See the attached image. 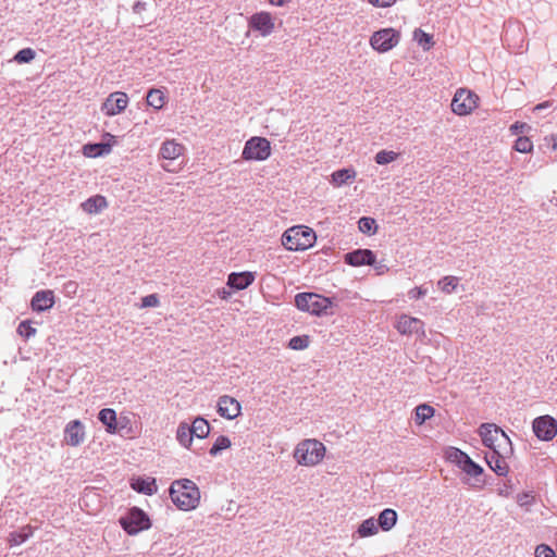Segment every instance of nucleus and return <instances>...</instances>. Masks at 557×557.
<instances>
[{"label":"nucleus","instance_id":"obj_9","mask_svg":"<svg viewBox=\"0 0 557 557\" xmlns=\"http://www.w3.org/2000/svg\"><path fill=\"white\" fill-rule=\"evenodd\" d=\"M120 524L129 535H136L140 531L148 530L151 527L147 513L137 507H133L124 517H121Z\"/></svg>","mask_w":557,"mask_h":557},{"label":"nucleus","instance_id":"obj_15","mask_svg":"<svg viewBox=\"0 0 557 557\" xmlns=\"http://www.w3.org/2000/svg\"><path fill=\"white\" fill-rule=\"evenodd\" d=\"M85 440V426L79 420L70 421L64 429V443L76 447Z\"/></svg>","mask_w":557,"mask_h":557},{"label":"nucleus","instance_id":"obj_22","mask_svg":"<svg viewBox=\"0 0 557 557\" xmlns=\"http://www.w3.org/2000/svg\"><path fill=\"white\" fill-rule=\"evenodd\" d=\"M108 207L106 197L96 195L82 203L83 210L88 214H95Z\"/></svg>","mask_w":557,"mask_h":557},{"label":"nucleus","instance_id":"obj_12","mask_svg":"<svg viewBox=\"0 0 557 557\" xmlns=\"http://www.w3.org/2000/svg\"><path fill=\"white\" fill-rule=\"evenodd\" d=\"M533 431L542 441H550L557 435V421L550 416H542L533 421Z\"/></svg>","mask_w":557,"mask_h":557},{"label":"nucleus","instance_id":"obj_43","mask_svg":"<svg viewBox=\"0 0 557 557\" xmlns=\"http://www.w3.org/2000/svg\"><path fill=\"white\" fill-rule=\"evenodd\" d=\"M160 304L159 297L157 294H150L141 299V308H153L158 307Z\"/></svg>","mask_w":557,"mask_h":557},{"label":"nucleus","instance_id":"obj_42","mask_svg":"<svg viewBox=\"0 0 557 557\" xmlns=\"http://www.w3.org/2000/svg\"><path fill=\"white\" fill-rule=\"evenodd\" d=\"M35 57V52L30 49V48H26V49H22L21 51H18L15 57H14V60L17 62V63H27L29 61H32Z\"/></svg>","mask_w":557,"mask_h":557},{"label":"nucleus","instance_id":"obj_24","mask_svg":"<svg viewBox=\"0 0 557 557\" xmlns=\"http://www.w3.org/2000/svg\"><path fill=\"white\" fill-rule=\"evenodd\" d=\"M356 177V171L354 169H342L332 173L331 184L335 187H341L348 181H352Z\"/></svg>","mask_w":557,"mask_h":557},{"label":"nucleus","instance_id":"obj_27","mask_svg":"<svg viewBox=\"0 0 557 557\" xmlns=\"http://www.w3.org/2000/svg\"><path fill=\"white\" fill-rule=\"evenodd\" d=\"M190 430L194 433V435L198 438H206L210 433V424L209 422L201 417L196 418L191 425Z\"/></svg>","mask_w":557,"mask_h":557},{"label":"nucleus","instance_id":"obj_30","mask_svg":"<svg viewBox=\"0 0 557 557\" xmlns=\"http://www.w3.org/2000/svg\"><path fill=\"white\" fill-rule=\"evenodd\" d=\"M147 103L148 106L160 110L165 104V96L162 90L152 88L147 94Z\"/></svg>","mask_w":557,"mask_h":557},{"label":"nucleus","instance_id":"obj_21","mask_svg":"<svg viewBox=\"0 0 557 557\" xmlns=\"http://www.w3.org/2000/svg\"><path fill=\"white\" fill-rule=\"evenodd\" d=\"M131 487L138 492L146 495H152L157 492V485L156 480L153 478H132L131 479Z\"/></svg>","mask_w":557,"mask_h":557},{"label":"nucleus","instance_id":"obj_41","mask_svg":"<svg viewBox=\"0 0 557 557\" xmlns=\"http://www.w3.org/2000/svg\"><path fill=\"white\" fill-rule=\"evenodd\" d=\"M515 149L518 152L528 153L533 149V144L528 137H519L515 143Z\"/></svg>","mask_w":557,"mask_h":557},{"label":"nucleus","instance_id":"obj_6","mask_svg":"<svg viewBox=\"0 0 557 557\" xmlns=\"http://www.w3.org/2000/svg\"><path fill=\"white\" fill-rule=\"evenodd\" d=\"M480 106V97L471 89L460 87L456 90L450 109L459 116H467L473 113Z\"/></svg>","mask_w":557,"mask_h":557},{"label":"nucleus","instance_id":"obj_54","mask_svg":"<svg viewBox=\"0 0 557 557\" xmlns=\"http://www.w3.org/2000/svg\"><path fill=\"white\" fill-rule=\"evenodd\" d=\"M163 169H164L165 171H168V172H172V170H171V169H169L166 165H163Z\"/></svg>","mask_w":557,"mask_h":557},{"label":"nucleus","instance_id":"obj_39","mask_svg":"<svg viewBox=\"0 0 557 557\" xmlns=\"http://www.w3.org/2000/svg\"><path fill=\"white\" fill-rule=\"evenodd\" d=\"M310 344V336L309 335H301V336H294L289 341V348L294 350H304L306 349Z\"/></svg>","mask_w":557,"mask_h":557},{"label":"nucleus","instance_id":"obj_7","mask_svg":"<svg viewBox=\"0 0 557 557\" xmlns=\"http://www.w3.org/2000/svg\"><path fill=\"white\" fill-rule=\"evenodd\" d=\"M400 38L401 34L398 29L386 27L374 32L370 36L369 44L374 51L385 53L397 47Z\"/></svg>","mask_w":557,"mask_h":557},{"label":"nucleus","instance_id":"obj_38","mask_svg":"<svg viewBox=\"0 0 557 557\" xmlns=\"http://www.w3.org/2000/svg\"><path fill=\"white\" fill-rule=\"evenodd\" d=\"M460 469L470 476H478L483 472L482 467L475 463L470 457L467 458Z\"/></svg>","mask_w":557,"mask_h":557},{"label":"nucleus","instance_id":"obj_4","mask_svg":"<svg viewBox=\"0 0 557 557\" xmlns=\"http://www.w3.org/2000/svg\"><path fill=\"white\" fill-rule=\"evenodd\" d=\"M483 444L491 449L500 450L502 454H511L512 447L508 435L494 423H483L479 428Z\"/></svg>","mask_w":557,"mask_h":557},{"label":"nucleus","instance_id":"obj_49","mask_svg":"<svg viewBox=\"0 0 557 557\" xmlns=\"http://www.w3.org/2000/svg\"><path fill=\"white\" fill-rule=\"evenodd\" d=\"M289 0H269V3L274 7H283Z\"/></svg>","mask_w":557,"mask_h":557},{"label":"nucleus","instance_id":"obj_31","mask_svg":"<svg viewBox=\"0 0 557 557\" xmlns=\"http://www.w3.org/2000/svg\"><path fill=\"white\" fill-rule=\"evenodd\" d=\"M379 524L375 523L374 518H369L362 521V523L359 525L357 533L360 537H368L372 536L377 533Z\"/></svg>","mask_w":557,"mask_h":557},{"label":"nucleus","instance_id":"obj_44","mask_svg":"<svg viewBox=\"0 0 557 557\" xmlns=\"http://www.w3.org/2000/svg\"><path fill=\"white\" fill-rule=\"evenodd\" d=\"M398 0H367V2L375 9H389Z\"/></svg>","mask_w":557,"mask_h":557},{"label":"nucleus","instance_id":"obj_51","mask_svg":"<svg viewBox=\"0 0 557 557\" xmlns=\"http://www.w3.org/2000/svg\"><path fill=\"white\" fill-rule=\"evenodd\" d=\"M547 107H549V102H548V101H545V102H543V103L537 104V106L534 108V110H541V109H544V108H547Z\"/></svg>","mask_w":557,"mask_h":557},{"label":"nucleus","instance_id":"obj_25","mask_svg":"<svg viewBox=\"0 0 557 557\" xmlns=\"http://www.w3.org/2000/svg\"><path fill=\"white\" fill-rule=\"evenodd\" d=\"M397 522V513L394 509H384L377 519V524L383 531H389Z\"/></svg>","mask_w":557,"mask_h":557},{"label":"nucleus","instance_id":"obj_19","mask_svg":"<svg viewBox=\"0 0 557 557\" xmlns=\"http://www.w3.org/2000/svg\"><path fill=\"white\" fill-rule=\"evenodd\" d=\"M186 148L175 139H168L162 143L159 156L163 160L173 161L184 154Z\"/></svg>","mask_w":557,"mask_h":557},{"label":"nucleus","instance_id":"obj_45","mask_svg":"<svg viewBox=\"0 0 557 557\" xmlns=\"http://www.w3.org/2000/svg\"><path fill=\"white\" fill-rule=\"evenodd\" d=\"M535 557H556V553L549 546L541 544L535 549Z\"/></svg>","mask_w":557,"mask_h":557},{"label":"nucleus","instance_id":"obj_48","mask_svg":"<svg viewBox=\"0 0 557 557\" xmlns=\"http://www.w3.org/2000/svg\"><path fill=\"white\" fill-rule=\"evenodd\" d=\"M548 143L550 144L552 146V149L553 150H557V136L556 135H550L548 138H547Z\"/></svg>","mask_w":557,"mask_h":557},{"label":"nucleus","instance_id":"obj_50","mask_svg":"<svg viewBox=\"0 0 557 557\" xmlns=\"http://www.w3.org/2000/svg\"><path fill=\"white\" fill-rule=\"evenodd\" d=\"M230 292L225 290V289H222V290H219V296L222 298V299H227L230 297Z\"/></svg>","mask_w":557,"mask_h":557},{"label":"nucleus","instance_id":"obj_8","mask_svg":"<svg viewBox=\"0 0 557 557\" xmlns=\"http://www.w3.org/2000/svg\"><path fill=\"white\" fill-rule=\"evenodd\" d=\"M272 152L271 143L265 137L253 136L244 146L242 159L245 161H265Z\"/></svg>","mask_w":557,"mask_h":557},{"label":"nucleus","instance_id":"obj_29","mask_svg":"<svg viewBox=\"0 0 557 557\" xmlns=\"http://www.w3.org/2000/svg\"><path fill=\"white\" fill-rule=\"evenodd\" d=\"M54 305V294L52 290L37 292V312L50 309Z\"/></svg>","mask_w":557,"mask_h":557},{"label":"nucleus","instance_id":"obj_32","mask_svg":"<svg viewBox=\"0 0 557 557\" xmlns=\"http://www.w3.org/2000/svg\"><path fill=\"white\" fill-rule=\"evenodd\" d=\"M446 459L458 466L459 468L466 462L469 457L465 451L456 447H449L445 453Z\"/></svg>","mask_w":557,"mask_h":557},{"label":"nucleus","instance_id":"obj_14","mask_svg":"<svg viewBox=\"0 0 557 557\" xmlns=\"http://www.w3.org/2000/svg\"><path fill=\"white\" fill-rule=\"evenodd\" d=\"M218 413L227 420H234L240 416L242 405L236 398L223 395L218 400Z\"/></svg>","mask_w":557,"mask_h":557},{"label":"nucleus","instance_id":"obj_33","mask_svg":"<svg viewBox=\"0 0 557 557\" xmlns=\"http://www.w3.org/2000/svg\"><path fill=\"white\" fill-rule=\"evenodd\" d=\"M358 228L363 234H375L377 231L376 222L373 218L363 216L358 221Z\"/></svg>","mask_w":557,"mask_h":557},{"label":"nucleus","instance_id":"obj_36","mask_svg":"<svg viewBox=\"0 0 557 557\" xmlns=\"http://www.w3.org/2000/svg\"><path fill=\"white\" fill-rule=\"evenodd\" d=\"M231 447V441L227 436L225 435H220L216 437L214 444L212 445V447L210 448V455L211 456H215L218 455L221 450L223 449H227Z\"/></svg>","mask_w":557,"mask_h":557},{"label":"nucleus","instance_id":"obj_47","mask_svg":"<svg viewBox=\"0 0 557 557\" xmlns=\"http://www.w3.org/2000/svg\"><path fill=\"white\" fill-rule=\"evenodd\" d=\"M426 294V290L421 287H413L409 290V296L414 299H419Z\"/></svg>","mask_w":557,"mask_h":557},{"label":"nucleus","instance_id":"obj_37","mask_svg":"<svg viewBox=\"0 0 557 557\" xmlns=\"http://www.w3.org/2000/svg\"><path fill=\"white\" fill-rule=\"evenodd\" d=\"M414 39L418 41L420 46L423 47L424 50H430L431 47L434 45L433 37L421 29H417L414 32Z\"/></svg>","mask_w":557,"mask_h":557},{"label":"nucleus","instance_id":"obj_16","mask_svg":"<svg viewBox=\"0 0 557 557\" xmlns=\"http://www.w3.org/2000/svg\"><path fill=\"white\" fill-rule=\"evenodd\" d=\"M110 139L109 143L86 144L83 146V154L87 158H97L109 154L112 151V146L116 143L115 136L106 134Z\"/></svg>","mask_w":557,"mask_h":557},{"label":"nucleus","instance_id":"obj_1","mask_svg":"<svg viewBox=\"0 0 557 557\" xmlns=\"http://www.w3.org/2000/svg\"><path fill=\"white\" fill-rule=\"evenodd\" d=\"M170 496L172 502L181 510H193L200 502L198 486L188 479L176 480L171 484Z\"/></svg>","mask_w":557,"mask_h":557},{"label":"nucleus","instance_id":"obj_17","mask_svg":"<svg viewBox=\"0 0 557 557\" xmlns=\"http://www.w3.org/2000/svg\"><path fill=\"white\" fill-rule=\"evenodd\" d=\"M510 454H502L500 450L491 451L485 456V460L488 467L500 476L507 475L509 471V466L506 461V458Z\"/></svg>","mask_w":557,"mask_h":557},{"label":"nucleus","instance_id":"obj_2","mask_svg":"<svg viewBox=\"0 0 557 557\" xmlns=\"http://www.w3.org/2000/svg\"><path fill=\"white\" fill-rule=\"evenodd\" d=\"M325 454L326 447L322 442L306 438L296 445L293 457L299 466L315 467L323 461Z\"/></svg>","mask_w":557,"mask_h":557},{"label":"nucleus","instance_id":"obj_20","mask_svg":"<svg viewBox=\"0 0 557 557\" xmlns=\"http://www.w3.org/2000/svg\"><path fill=\"white\" fill-rule=\"evenodd\" d=\"M256 280L253 272H233L227 277V285L236 290H243L249 287Z\"/></svg>","mask_w":557,"mask_h":557},{"label":"nucleus","instance_id":"obj_26","mask_svg":"<svg viewBox=\"0 0 557 557\" xmlns=\"http://www.w3.org/2000/svg\"><path fill=\"white\" fill-rule=\"evenodd\" d=\"M194 433L190 430V426L186 422L180 423L177 431H176V438L180 442L181 445H183L186 448H189L193 443Z\"/></svg>","mask_w":557,"mask_h":557},{"label":"nucleus","instance_id":"obj_11","mask_svg":"<svg viewBox=\"0 0 557 557\" xmlns=\"http://www.w3.org/2000/svg\"><path fill=\"white\" fill-rule=\"evenodd\" d=\"M248 26L258 32L262 37L271 35L275 28L272 14L268 11L253 13L248 20Z\"/></svg>","mask_w":557,"mask_h":557},{"label":"nucleus","instance_id":"obj_23","mask_svg":"<svg viewBox=\"0 0 557 557\" xmlns=\"http://www.w3.org/2000/svg\"><path fill=\"white\" fill-rule=\"evenodd\" d=\"M99 420L106 425L107 432L114 434L117 431L116 425V413L113 409L104 408L101 409L98 414Z\"/></svg>","mask_w":557,"mask_h":557},{"label":"nucleus","instance_id":"obj_35","mask_svg":"<svg viewBox=\"0 0 557 557\" xmlns=\"http://www.w3.org/2000/svg\"><path fill=\"white\" fill-rule=\"evenodd\" d=\"M458 282V277L449 275L440 280L437 285L442 289V292H444L445 294H450L456 289Z\"/></svg>","mask_w":557,"mask_h":557},{"label":"nucleus","instance_id":"obj_28","mask_svg":"<svg viewBox=\"0 0 557 557\" xmlns=\"http://www.w3.org/2000/svg\"><path fill=\"white\" fill-rule=\"evenodd\" d=\"M435 413V409L428 405L421 404L414 409V422L418 425H422L426 420L431 419Z\"/></svg>","mask_w":557,"mask_h":557},{"label":"nucleus","instance_id":"obj_10","mask_svg":"<svg viewBox=\"0 0 557 557\" xmlns=\"http://www.w3.org/2000/svg\"><path fill=\"white\" fill-rule=\"evenodd\" d=\"M128 96L123 91L110 94L101 104V111L107 116H114L122 113L128 106Z\"/></svg>","mask_w":557,"mask_h":557},{"label":"nucleus","instance_id":"obj_3","mask_svg":"<svg viewBox=\"0 0 557 557\" xmlns=\"http://www.w3.org/2000/svg\"><path fill=\"white\" fill-rule=\"evenodd\" d=\"M317 240V235L311 227L305 225L292 226L282 235V245L290 251H299L311 248Z\"/></svg>","mask_w":557,"mask_h":557},{"label":"nucleus","instance_id":"obj_52","mask_svg":"<svg viewBox=\"0 0 557 557\" xmlns=\"http://www.w3.org/2000/svg\"><path fill=\"white\" fill-rule=\"evenodd\" d=\"M523 126H524V124L518 125V123H516V124H513V125L511 126V129H512L513 132H517V131L519 129V127H521V128H522Z\"/></svg>","mask_w":557,"mask_h":557},{"label":"nucleus","instance_id":"obj_40","mask_svg":"<svg viewBox=\"0 0 557 557\" xmlns=\"http://www.w3.org/2000/svg\"><path fill=\"white\" fill-rule=\"evenodd\" d=\"M33 534V530L32 528L28 525L26 528H23L21 530V532L18 533H12L11 534V537H10V543L11 545H20L21 543H23L26 539H28L29 536H32Z\"/></svg>","mask_w":557,"mask_h":557},{"label":"nucleus","instance_id":"obj_5","mask_svg":"<svg viewBox=\"0 0 557 557\" xmlns=\"http://www.w3.org/2000/svg\"><path fill=\"white\" fill-rule=\"evenodd\" d=\"M296 307L313 315H323L329 313L333 302L330 298L315 293H300L295 296Z\"/></svg>","mask_w":557,"mask_h":557},{"label":"nucleus","instance_id":"obj_13","mask_svg":"<svg viewBox=\"0 0 557 557\" xmlns=\"http://www.w3.org/2000/svg\"><path fill=\"white\" fill-rule=\"evenodd\" d=\"M395 327L403 335L424 334L423 321L408 314H401L397 319Z\"/></svg>","mask_w":557,"mask_h":557},{"label":"nucleus","instance_id":"obj_18","mask_svg":"<svg viewBox=\"0 0 557 557\" xmlns=\"http://www.w3.org/2000/svg\"><path fill=\"white\" fill-rule=\"evenodd\" d=\"M345 262L352 267L372 265L375 262V255L369 249H358L346 253Z\"/></svg>","mask_w":557,"mask_h":557},{"label":"nucleus","instance_id":"obj_53","mask_svg":"<svg viewBox=\"0 0 557 557\" xmlns=\"http://www.w3.org/2000/svg\"><path fill=\"white\" fill-rule=\"evenodd\" d=\"M30 307H32L33 309H35V297H33V298L30 299Z\"/></svg>","mask_w":557,"mask_h":557},{"label":"nucleus","instance_id":"obj_34","mask_svg":"<svg viewBox=\"0 0 557 557\" xmlns=\"http://www.w3.org/2000/svg\"><path fill=\"white\" fill-rule=\"evenodd\" d=\"M398 157V152L392 150H381L375 154L374 159L377 164L384 165L396 161Z\"/></svg>","mask_w":557,"mask_h":557},{"label":"nucleus","instance_id":"obj_46","mask_svg":"<svg viewBox=\"0 0 557 557\" xmlns=\"http://www.w3.org/2000/svg\"><path fill=\"white\" fill-rule=\"evenodd\" d=\"M34 331L30 321H23L17 327V333L25 338H28Z\"/></svg>","mask_w":557,"mask_h":557}]
</instances>
